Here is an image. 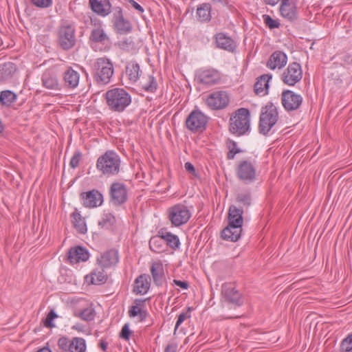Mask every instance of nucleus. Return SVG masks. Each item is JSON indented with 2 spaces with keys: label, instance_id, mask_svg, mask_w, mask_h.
<instances>
[{
  "label": "nucleus",
  "instance_id": "f257e3e1",
  "mask_svg": "<svg viewBox=\"0 0 352 352\" xmlns=\"http://www.w3.org/2000/svg\"><path fill=\"white\" fill-rule=\"evenodd\" d=\"M243 211L232 205L228 210V224L222 230L221 236L224 240L235 242L239 239L242 232Z\"/></svg>",
  "mask_w": 352,
  "mask_h": 352
},
{
  "label": "nucleus",
  "instance_id": "f03ea898",
  "mask_svg": "<svg viewBox=\"0 0 352 352\" xmlns=\"http://www.w3.org/2000/svg\"><path fill=\"white\" fill-rule=\"evenodd\" d=\"M105 100L109 109L113 112L122 113L131 103V94L123 88H113L105 94Z\"/></svg>",
  "mask_w": 352,
  "mask_h": 352
},
{
  "label": "nucleus",
  "instance_id": "7ed1b4c3",
  "mask_svg": "<svg viewBox=\"0 0 352 352\" xmlns=\"http://www.w3.org/2000/svg\"><path fill=\"white\" fill-rule=\"evenodd\" d=\"M121 160L120 156L113 151H107L100 155L96 162L97 170L106 177H113L118 175L120 171Z\"/></svg>",
  "mask_w": 352,
  "mask_h": 352
},
{
  "label": "nucleus",
  "instance_id": "20e7f679",
  "mask_svg": "<svg viewBox=\"0 0 352 352\" xmlns=\"http://www.w3.org/2000/svg\"><path fill=\"white\" fill-rule=\"evenodd\" d=\"M250 128V113L246 108H240L234 111L230 119V131L232 134L241 136Z\"/></svg>",
  "mask_w": 352,
  "mask_h": 352
},
{
  "label": "nucleus",
  "instance_id": "39448f33",
  "mask_svg": "<svg viewBox=\"0 0 352 352\" xmlns=\"http://www.w3.org/2000/svg\"><path fill=\"white\" fill-rule=\"evenodd\" d=\"M114 73L113 65L111 60L107 57L97 58L93 66V76L94 80L99 85L108 84Z\"/></svg>",
  "mask_w": 352,
  "mask_h": 352
},
{
  "label": "nucleus",
  "instance_id": "423d86ee",
  "mask_svg": "<svg viewBox=\"0 0 352 352\" xmlns=\"http://www.w3.org/2000/svg\"><path fill=\"white\" fill-rule=\"evenodd\" d=\"M278 112L276 107L272 103H267L261 108L259 118V133L266 135L273 129L278 120Z\"/></svg>",
  "mask_w": 352,
  "mask_h": 352
},
{
  "label": "nucleus",
  "instance_id": "0eeeda50",
  "mask_svg": "<svg viewBox=\"0 0 352 352\" xmlns=\"http://www.w3.org/2000/svg\"><path fill=\"white\" fill-rule=\"evenodd\" d=\"M257 162L251 158L240 160L235 168L238 179L248 184L256 181L257 178Z\"/></svg>",
  "mask_w": 352,
  "mask_h": 352
},
{
  "label": "nucleus",
  "instance_id": "6e6552de",
  "mask_svg": "<svg viewBox=\"0 0 352 352\" xmlns=\"http://www.w3.org/2000/svg\"><path fill=\"white\" fill-rule=\"evenodd\" d=\"M168 218L172 226L179 227L186 224L191 217V212L184 204H177L167 210Z\"/></svg>",
  "mask_w": 352,
  "mask_h": 352
},
{
  "label": "nucleus",
  "instance_id": "1a4fd4ad",
  "mask_svg": "<svg viewBox=\"0 0 352 352\" xmlns=\"http://www.w3.org/2000/svg\"><path fill=\"white\" fill-rule=\"evenodd\" d=\"M208 118L201 110L193 109L186 117L185 126L191 133L204 131L207 126Z\"/></svg>",
  "mask_w": 352,
  "mask_h": 352
},
{
  "label": "nucleus",
  "instance_id": "9d476101",
  "mask_svg": "<svg viewBox=\"0 0 352 352\" xmlns=\"http://www.w3.org/2000/svg\"><path fill=\"white\" fill-rule=\"evenodd\" d=\"M58 41L60 47L64 50L72 49L76 44V28L69 23L63 24L58 32Z\"/></svg>",
  "mask_w": 352,
  "mask_h": 352
},
{
  "label": "nucleus",
  "instance_id": "9b49d317",
  "mask_svg": "<svg viewBox=\"0 0 352 352\" xmlns=\"http://www.w3.org/2000/svg\"><path fill=\"white\" fill-rule=\"evenodd\" d=\"M111 22L113 30L117 34H126L133 30L131 22L124 18L123 10L120 7L113 8Z\"/></svg>",
  "mask_w": 352,
  "mask_h": 352
},
{
  "label": "nucleus",
  "instance_id": "f8f14e48",
  "mask_svg": "<svg viewBox=\"0 0 352 352\" xmlns=\"http://www.w3.org/2000/svg\"><path fill=\"white\" fill-rule=\"evenodd\" d=\"M302 78L301 65L297 62L290 63L280 76L283 82L288 86H294Z\"/></svg>",
  "mask_w": 352,
  "mask_h": 352
},
{
  "label": "nucleus",
  "instance_id": "ddd939ff",
  "mask_svg": "<svg viewBox=\"0 0 352 352\" xmlns=\"http://www.w3.org/2000/svg\"><path fill=\"white\" fill-rule=\"evenodd\" d=\"M302 96L294 91L286 89L281 94V103L285 111H294L298 110L302 103Z\"/></svg>",
  "mask_w": 352,
  "mask_h": 352
},
{
  "label": "nucleus",
  "instance_id": "4468645a",
  "mask_svg": "<svg viewBox=\"0 0 352 352\" xmlns=\"http://www.w3.org/2000/svg\"><path fill=\"white\" fill-rule=\"evenodd\" d=\"M127 190L123 183L115 182L110 187V201L114 206H120L127 200Z\"/></svg>",
  "mask_w": 352,
  "mask_h": 352
},
{
  "label": "nucleus",
  "instance_id": "2eb2a0df",
  "mask_svg": "<svg viewBox=\"0 0 352 352\" xmlns=\"http://www.w3.org/2000/svg\"><path fill=\"white\" fill-rule=\"evenodd\" d=\"M229 103L228 94L223 91H215L210 94L206 99L207 105L212 109H223Z\"/></svg>",
  "mask_w": 352,
  "mask_h": 352
},
{
  "label": "nucleus",
  "instance_id": "dca6fc26",
  "mask_svg": "<svg viewBox=\"0 0 352 352\" xmlns=\"http://www.w3.org/2000/svg\"><path fill=\"white\" fill-rule=\"evenodd\" d=\"M222 296L225 301L235 307H239L243 304L241 293L230 283L223 285Z\"/></svg>",
  "mask_w": 352,
  "mask_h": 352
},
{
  "label": "nucleus",
  "instance_id": "f3484780",
  "mask_svg": "<svg viewBox=\"0 0 352 352\" xmlns=\"http://www.w3.org/2000/svg\"><path fill=\"white\" fill-rule=\"evenodd\" d=\"M197 78L204 85H213L221 80V74L214 69H201L197 72Z\"/></svg>",
  "mask_w": 352,
  "mask_h": 352
},
{
  "label": "nucleus",
  "instance_id": "a211bd4d",
  "mask_svg": "<svg viewBox=\"0 0 352 352\" xmlns=\"http://www.w3.org/2000/svg\"><path fill=\"white\" fill-rule=\"evenodd\" d=\"M81 197L83 200V206L89 208L99 206L103 202L102 195L97 190L82 192Z\"/></svg>",
  "mask_w": 352,
  "mask_h": 352
},
{
  "label": "nucleus",
  "instance_id": "6ab92c4d",
  "mask_svg": "<svg viewBox=\"0 0 352 352\" xmlns=\"http://www.w3.org/2000/svg\"><path fill=\"white\" fill-rule=\"evenodd\" d=\"M145 300L135 299L134 305L129 307L128 314L130 318H138V322H143L148 316L145 309Z\"/></svg>",
  "mask_w": 352,
  "mask_h": 352
},
{
  "label": "nucleus",
  "instance_id": "aec40b11",
  "mask_svg": "<svg viewBox=\"0 0 352 352\" xmlns=\"http://www.w3.org/2000/svg\"><path fill=\"white\" fill-rule=\"evenodd\" d=\"M279 11L281 16L288 21H292L297 18V8L294 0H283L280 3Z\"/></svg>",
  "mask_w": 352,
  "mask_h": 352
},
{
  "label": "nucleus",
  "instance_id": "412c9836",
  "mask_svg": "<svg viewBox=\"0 0 352 352\" xmlns=\"http://www.w3.org/2000/svg\"><path fill=\"white\" fill-rule=\"evenodd\" d=\"M287 62V56L285 53L281 51H275L273 52L266 64V66L272 69H280L285 66Z\"/></svg>",
  "mask_w": 352,
  "mask_h": 352
},
{
  "label": "nucleus",
  "instance_id": "4be33fe9",
  "mask_svg": "<svg viewBox=\"0 0 352 352\" xmlns=\"http://www.w3.org/2000/svg\"><path fill=\"white\" fill-rule=\"evenodd\" d=\"M89 3L91 10L100 16H107L111 12L109 0H89Z\"/></svg>",
  "mask_w": 352,
  "mask_h": 352
},
{
  "label": "nucleus",
  "instance_id": "5701e85b",
  "mask_svg": "<svg viewBox=\"0 0 352 352\" xmlns=\"http://www.w3.org/2000/svg\"><path fill=\"white\" fill-rule=\"evenodd\" d=\"M118 253L114 250H111L101 254L97 258V263L102 268H109L116 265L118 262Z\"/></svg>",
  "mask_w": 352,
  "mask_h": 352
},
{
  "label": "nucleus",
  "instance_id": "b1692460",
  "mask_svg": "<svg viewBox=\"0 0 352 352\" xmlns=\"http://www.w3.org/2000/svg\"><path fill=\"white\" fill-rule=\"evenodd\" d=\"M214 38L218 48L230 52H234L236 49V45L233 39L224 33H217Z\"/></svg>",
  "mask_w": 352,
  "mask_h": 352
},
{
  "label": "nucleus",
  "instance_id": "393cba45",
  "mask_svg": "<svg viewBox=\"0 0 352 352\" xmlns=\"http://www.w3.org/2000/svg\"><path fill=\"white\" fill-rule=\"evenodd\" d=\"M89 41L91 45L98 43L108 45L111 43L109 36L101 26H98L91 30Z\"/></svg>",
  "mask_w": 352,
  "mask_h": 352
},
{
  "label": "nucleus",
  "instance_id": "a878e982",
  "mask_svg": "<svg viewBox=\"0 0 352 352\" xmlns=\"http://www.w3.org/2000/svg\"><path fill=\"white\" fill-rule=\"evenodd\" d=\"M63 79L65 87L73 89L79 85L80 74L72 67H68L63 74Z\"/></svg>",
  "mask_w": 352,
  "mask_h": 352
},
{
  "label": "nucleus",
  "instance_id": "bb28decb",
  "mask_svg": "<svg viewBox=\"0 0 352 352\" xmlns=\"http://www.w3.org/2000/svg\"><path fill=\"white\" fill-rule=\"evenodd\" d=\"M154 284L157 286H162L166 280L164 270L162 263L160 261H154L152 263L150 269Z\"/></svg>",
  "mask_w": 352,
  "mask_h": 352
},
{
  "label": "nucleus",
  "instance_id": "cd10ccee",
  "mask_svg": "<svg viewBox=\"0 0 352 352\" xmlns=\"http://www.w3.org/2000/svg\"><path fill=\"white\" fill-rule=\"evenodd\" d=\"M151 283L149 276L143 274L135 278L133 292L136 294L144 295L148 292Z\"/></svg>",
  "mask_w": 352,
  "mask_h": 352
},
{
  "label": "nucleus",
  "instance_id": "c85d7f7f",
  "mask_svg": "<svg viewBox=\"0 0 352 352\" xmlns=\"http://www.w3.org/2000/svg\"><path fill=\"white\" fill-rule=\"evenodd\" d=\"M89 254L88 251L80 246L70 248L68 252V259L72 263H78L88 260Z\"/></svg>",
  "mask_w": 352,
  "mask_h": 352
},
{
  "label": "nucleus",
  "instance_id": "c756f323",
  "mask_svg": "<svg viewBox=\"0 0 352 352\" xmlns=\"http://www.w3.org/2000/svg\"><path fill=\"white\" fill-rule=\"evenodd\" d=\"M41 80L43 86L48 89H60L58 79L52 70H46L42 75Z\"/></svg>",
  "mask_w": 352,
  "mask_h": 352
},
{
  "label": "nucleus",
  "instance_id": "7c9ffc66",
  "mask_svg": "<svg viewBox=\"0 0 352 352\" xmlns=\"http://www.w3.org/2000/svg\"><path fill=\"white\" fill-rule=\"evenodd\" d=\"M125 74L131 84L137 82L142 74L140 65L135 62H129L126 66Z\"/></svg>",
  "mask_w": 352,
  "mask_h": 352
},
{
  "label": "nucleus",
  "instance_id": "2f4dec72",
  "mask_svg": "<svg viewBox=\"0 0 352 352\" xmlns=\"http://www.w3.org/2000/svg\"><path fill=\"white\" fill-rule=\"evenodd\" d=\"M272 77L271 74H264L258 78L254 84V91L257 95L264 96L268 94L269 81Z\"/></svg>",
  "mask_w": 352,
  "mask_h": 352
},
{
  "label": "nucleus",
  "instance_id": "473e14b6",
  "mask_svg": "<svg viewBox=\"0 0 352 352\" xmlns=\"http://www.w3.org/2000/svg\"><path fill=\"white\" fill-rule=\"evenodd\" d=\"M71 218L72 224L76 231L80 234H85L87 231L85 220L77 209H75L74 212L72 213Z\"/></svg>",
  "mask_w": 352,
  "mask_h": 352
},
{
  "label": "nucleus",
  "instance_id": "72a5a7b5",
  "mask_svg": "<svg viewBox=\"0 0 352 352\" xmlns=\"http://www.w3.org/2000/svg\"><path fill=\"white\" fill-rule=\"evenodd\" d=\"M140 86L145 91L153 93L157 88V82L155 77L152 75H147L144 76L142 80H140Z\"/></svg>",
  "mask_w": 352,
  "mask_h": 352
},
{
  "label": "nucleus",
  "instance_id": "f704fd0d",
  "mask_svg": "<svg viewBox=\"0 0 352 352\" xmlns=\"http://www.w3.org/2000/svg\"><path fill=\"white\" fill-rule=\"evenodd\" d=\"M149 248L153 252L161 253L165 251L166 246L162 234L153 236L149 240Z\"/></svg>",
  "mask_w": 352,
  "mask_h": 352
},
{
  "label": "nucleus",
  "instance_id": "c9c22d12",
  "mask_svg": "<svg viewBox=\"0 0 352 352\" xmlns=\"http://www.w3.org/2000/svg\"><path fill=\"white\" fill-rule=\"evenodd\" d=\"M159 234H162V237L164 240L165 245H167L172 249L176 250L180 245V241L178 236L169 232L166 231L164 229H161Z\"/></svg>",
  "mask_w": 352,
  "mask_h": 352
},
{
  "label": "nucleus",
  "instance_id": "e433bc0d",
  "mask_svg": "<svg viewBox=\"0 0 352 352\" xmlns=\"http://www.w3.org/2000/svg\"><path fill=\"white\" fill-rule=\"evenodd\" d=\"M197 16L201 22H208L211 19V5L202 3L197 8Z\"/></svg>",
  "mask_w": 352,
  "mask_h": 352
},
{
  "label": "nucleus",
  "instance_id": "4c0bfd02",
  "mask_svg": "<svg viewBox=\"0 0 352 352\" xmlns=\"http://www.w3.org/2000/svg\"><path fill=\"white\" fill-rule=\"evenodd\" d=\"M86 342L82 338H74L71 340L69 352H85Z\"/></svg>",
  "mask_w": 352,
  "mask_h": 352
},
{
  "label": "nucleus",
  "instance_id": "58836bf2",
  "mask_svg": "<svg viewBox=\"0 0 352 352\" xmlns=\"http://www.w3.org/2000/svg\"><path fill=\"white\" fill-rule=\"evenodd\" d=\"M16 100V95L10 91H3L0 94V102L2 105L9 107Z\"/></svg>",
  "mask_w": 352,
  "mask_h": 352
},
{
  "label": "nucleus",
  "instance_id": "ea45409f",
  "mask_svg": "<svg viewBox=\"0 0 352 352\" xmlns=\"http://www.w3.org/2000/svg\"><path fill=\"white\" fill-rule=\"evenodd\" d=\"M91 283L95 285L104 283L107 280V275L104 273L103 269L101 270H94L91 272Z\"/></svg>",
  "mask_w": 352,
  "mask_h": 352
},
{
  "label": "nucleus",
  "instance_id": "a19ab883",
  "mask_svg": "<svg viewBox=\"0 0 352 352\" xmlns=\"http://www.w3.org/2000/svg\"><path fill=\"white\" fill-rule=\"evenodd\" d=\"M96 312L92 307H87L82 310L79 314L78 316L83 320L91 321L95 318Z\"/></svg>",
  "mask_w": 352,
  "mask_h": 352
},
{
  "label": "nucleus",
  "instance_id": "79ce46f5",
  "mask_svg": "<svg viewBox=\"0 0 352 352\" xmlns=\"http://www.w3.org/2000/svg\"><path fill=\"white\" fill-rule=\"evenodd\" d=\"M119 47L126 52H133L135 49V43L131 38H124L118 43Z\"/></svg>",
  "mask_w": 352,
  "mask_h": 352
},
{
  "label": "nucleus",
  "instance_id": "37998d69",
  "mask_svg": "<svg viewBox=\"0 0 352 352\" xmlns=\"http://www.w3.org/2000/svg\"><path fill=\"white\" fill-rule=\"evenodd\" d=\"M228 148L229 151L227 154V158L228 160H233L235 155L241 152V150L237 147V144L234 141H230L228 144Z\"/></svg>",
  "mask_w": 352,
  "mask_h": 352
},
{
  "label": "nucleus",
  "instance_id": "c03bdc74",
  "mask_svg": "<svg viewBox=\"0 0 352 352\" xmlns=\"http://www.w3.org/2000/svg\"><path fill=\"white\" fill-rule=\"evenodd\" d=\"M341 351H352V333L347 336L340 344Z\"/></svg>",
  "mask_w": 352,
  "mask_h": 352
},
{
  "label": "nucleus",
  "instance_id": "a18cd8bd",
  "mask_svg": "<svg viewBox=\"0 0 352 352\" xmlns=\"http://www.w3.org/2000/svg\"><path fill=\"white\" fill-rule=\"evenodd\" d=\"M71 340L66 337H61L58 340V348L63 352H69Z\"/></svg>",
  "mask_w": 352,
  "mask_h": 352
},
{
  "label": "nucleus",
  "instance_id": "49530a36",
  "mask_svg": "<svg viewBox=\"0 0 352 352\" xmlns=\"http://www.w3.org/2000/svg\"><path fill=\"white\" fill-rule=\"evenodd\" d=\"M263 18L265 25L270 29L279 28L280 23L278 21L273 19L270 15L264 14Z\"/></svg>",
  "mask_w": 352,
  "mask_h": 352
},
{
  "label": "nucleus",
  "instance_id": "de8ad7c7",
  "mask_svg": "<svg viewBox=\"0 0 352 352\" xmlns=\"http://www.w3.org/2000/svg\"><path fill=\"white\" fill-rule=\"evenodd\" d=\"M190 308L188 307V310L186 311V312H182L181 313L179 316H178V318H177V320L176 322V324H175V329H174V331L175 332L177 331V329H178V327L181 325V324L184 321L186 320L187 318H190Z\"/></svg>",
  "mask_w": 352,
  "mask_h": 352
},
{
  "label": "nucleus",
  "instance_id": "09e8293b",
  "mask_svg": "<svg viewBox=\"0 0 352 352\" xmlns=\"http://www.w3.org/2000/svg\"><path fill=\"white\" fill-rule=\"evenodd\" d=\"M237 202L245 206H249L251 204V197L248 193L240 194L236 197Z\"/></svg>",
  "mask_w": 352,
  "mask_h": 352
},
{
  "label": "nucleus",
  "instance_id": "8fccbe9b",
  "mask_svg": "<svg viewBox=\"0 0 352 352\" xmlns=\"http://www.w3.org/2000/svg\"><path fill=\"white\" fill-rule=\"evenodd\" d=\"M31 2L36 7L45 8L52 5V0H32Z\"/></svg>",
  "mask_w": 352,
  "mask_h": 352
},
{
  "label": "nucleus",
  "instance_id": "3c124183",
  "mask_svg": "<svg viewBox=\"0 0 352 352\" xmlns=\"http://www.w3.org/2000/svg\"><path fill=\"white\" fill-rule=\"evenodd\" d=\"M80 157H81V153L76 152L71 158V160L69 162V166L72 168H76L79 164Z\"/></svg>",
  "mask_w": 352,
  "mask_h": 352
},
{
  "label": "nucleus",
  "instance_id": "603ef678",
  "mask_svg": "<svg viewBox=\"0 0 352 352\" xmlns=\"http://www.w3.org/2000/svg\"><path fill=\"white\" fill-rule=\"evenodd\" d=\"M341 65L348 67L352 65V55L344 54L340 57Z\"/></svg>",
  "mask_w": 352,
  "mask_h": 352
},
{
  "label": "nucleus",
  "instance_id": "864d4df0",
  "mask_svg": "<svg viewBox=\"0 0 352 352\" xmlns=\"http://www.w3.org/2000/svg\"><path fill=\"white\" fill-rule=\"evenodd\" d=\"M56 317H57L56 314L53 310H51L48 313V314L45 320V322H44L45 326L47 327H51L52 326V321Z\"/></svg>",
  "mask_w": 352,
  "mask_h": 352
},
{
  "label": "nucleus",
  "instance_id": "5fc2aeb1",
  "mask_svg": "<svg viewBox=\"0 0 352 352\" xmlns=\"http://www.w3.org/2000/svg\"><path fill=\"white\" fill-rule=\"evenodd\" d=\"M131 331L129 330L128 324H125L121 330L120 337L125 340H129L130 338Z\"/></svg>",
  "mask_w": 352,
  "mask_h": 352
},
{
  "label": "nucleus",
  "instance_id": "6e6d98bb",
  "mask_svg": "<svg viewBox=\"0 0 352 352\" xmlns=\"http://www.w3.org/2000/svg\"><path fill=\"white\" fill-rule=\"evenodd\" d=\"M184 167H185L186 170L188 173H190L191 175H192L195 177L197 176L195 168L192 163L186 162L184 164Z\"/></svg>",
  "mask_w": 352,
  "mask_h": 352
},
{
  "label": "nucleus",
  "instance_id": "4d7b16f0",
  "mask_svg": "<svg viewBox=\"0 0 352 352\" xmlns=\"http://www.w3.org/2000/svg\"><path fill=\"white\" fill-rule=\"evenodd\" d=\"M173 283L183 289H187L189 287L188 282L177 279L173 280Z\"/></svg>",
  "mask_w": 352,
  "mask_h": 352
},
{
  "label": "nucleus",
  "instance_id": "13d9d810",
  "mask_svg": "<svg viewBox=\"0 0 352 352\" xmlns=\"http://www.w3.org/2000/svg\"><path fill=\"white\" fill-rule=\"evenodd\" d=\"M129 1L131 3V6L137 11H138L139 13L142 14L144 12V8L136 1H135L134 0H129Z\"/></svg>",
  "mask_w": 352,
  "mask_h": 352
},
{
  "label": "nucleus",
  "instance_id": "bf43d9fd",
  "mask_svg": "<svg viewBox=\"0 0 352 352\" xmlns=\"http://www.w3.org/2000/svg\"><path fill=\"white\" fill-rule=\"evenodd\" d=\"M177 344L176 343H169L167 344L164 352H177Z\"/></svg>",
  "mask_w": 352,
  "mask_h": 352
},
{
  "label": "nucleus",
  "instance_id": "052dcab7",
  "mask_svg": "<svg viewBox=\"0 0 352 352\" xmlns=\"http://www.w3.org/2000/svg\"><path fill=\"white\" fill-rule=\"evenodd\" d=\"M263 2L269 6H274L277 5L279 2H282L283 0H263Z\"/></svg>",
  "mask_w": 352,
  "mask_h": 352
},
{
  "label": "nucleus",
  "instance_id": "680f3d73",
  "mask_svg": "<svg viewBox=\"0 0 352 352\" xmlns=\"http://www.w3.org/2000/svg\"><path fill=\"white\" fill-rule=\"evenodd\" d=\"M107 345H108L107 343L105 342H103V341L100 343V346L104 351H105L107 350Z\"/></svg>",
  "mask_w": 352,
  "mask_h": 352
},
{
  "label": "nucleus",
  "instance_id": "e2e57ef3",
  "mask_svg": "<svg viewBox=\"0 0 352 352\" xmlns=\"http://www.w3.org/2000/svg\"><path fill=\"white\" fill-rule=\"evenodd\" d=\"M106 217L107 220H110L111 218H113L111 214H108Z\"/></svg>",
  "mask_w": 352,
  "mask_h": 352
},
{
  "label": "nucleus",
  "instance_id": "0e129e2a",
  "mask_svg": "<svg viewBox=\"0 0 352 352\" xmlns=\"http://www.w3.org/2000/svg\"><path fill=\"white\" fill-rule=\"evenodd\" d=\"M213 2H221V0H212Z\"/></svg>",
  "mask_w": 352,
  "mask_h": 352
},
{
  "label": "nucleus",
  "instance_id": "69168bd1",
  "mask_svg": "<svg viewBox=\"0 0 352 352\" xmlns=\"http://www.w3.org/2000/svg\"><path fill=\"white\" fill-rule=\"evenodd\" d=\"M344 352H352V351H344Z\"/></svg>",
  "mask_w": 352,
  "mask_h": 352
}]
</instances>
